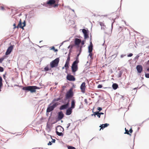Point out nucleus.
Here are the masks:
<instances>
[{
	"label": "nucleus",
	"mask_w": 149,
	"mask_h": 149,
	"mask_svg": "<svg viewBox=\"0 0 149 149\" xmlns=\"http://www.w3.org/2000/svg\"><path fill=\"white\" fill-rule=\"evenodd\" d=\"M52 144V142L49 141V143H48L47 145H51Z\"/></svg>",
	"instance_id": "obj_40"
},
{
	"label": "nucleus",
	"mask_w": 149,
	"mask_h": 149,
	"mask_svg": "<svg viewBox=\"0 0 149 149\" xmlns=\"http://www.w3.org/2000/svg\"><path fill=\"white\" fill-rule=\"evenodd\" d=\"M51 49H53V50H54L55 52H57V49H55V47H54L53 46L51 48Z\"/></svg>",
	"instance_id": "obj_29"
},
{
	"label": "nucleus",
	"mask_w": 149,
	"mask_h": 149,
	"mask_svg": "<svg viewBox=\"0 0 149 149\" xmlns=\"http://www.w3.org/2000/svg\"><path fill=\"white\" fill-rule=\"evenodd\" d=\"M125 134H127L131 136V134L129 133V131H128L126 129V128L125 129Z\"/></svg>",
	"instance_id": "obj_24"
},
{
	"label": "nucleus",
	"mask_w": 149,
	"mask_h": 149,
	"mask_svg": "<svg viewBox=\"0 0 149 149\" xmlns=\"http://www.w3.org/2000/svg\"><path fill=\"white\" fill-rule=\"evenodd\" d=\"M13 46L12 45L9 47L6 52V54L7 55L9 54L13 50Z\"/></svg>",
	"instance_id": "obj_14"
},
{
	"label": "nucleus",
	"mask_w": 149,
	"mask_h": 149,
	"mask_svg": "<svg viewBox=\"0 0 149 149\" xmlns=\"http://www.w3.org/2000/svg\"><path fill=\"white\" fill-rule=\"evenodd\" d=\"M70 123H68L67 125L68 126L67 127V129H68V128L70 126Z\"/></svg>",
	"instance_id": "obj_42"
},
{
	"label": "nucleus",
	"mask_w": 149,
	"mask_h": 149,
	"mask_svg": "<svg viewBox=\"0 0 149 149\" xmlns=\"http://www.w3.org/2000/svg\"><path fill=\"white\" fill-rule=\"evenodd\" d=\"M79 54L77 55L76 60L73 62L72 65L71 67L72 70V72L74 73L75 72L78 70L77 64L79 62L78 58Z\"/></svg>",
	"instance_id": "obj_4"
},
{
	"label": "nucleus",
	"mask_w": 149,
	"mask_h": 149,
	"mask_svg": "<svg viewBox=\"0 0 149 149\" xmlns=\"http://www.w3.org/2000/svg\"><path fill=\"white\" fill-rule=\"evenodd\" d=\"M99 113H100V115L101 116V114H104V113L102 112Z\"/></svg>",
	"instance_id": "obj_46"
},
{
	"label": "nucleus",
	"mask_w": 149,
	"mask_h": 149,
	"mask_svg": "<svg viewBox=\"0 0 149 149\" xmlns=\"http://www.w3.org/2000/svg\"><path fill=\"white\" fill-rule=\"evenodd\" d=\"M139 57V56H137L136 57V58H137V59H138V58Z\"/></svg>",
	"instance_id": "obj_45"
},
{
	"label": "nucleus",
	"mask_w": 149,
	"mask_h": 149,
	"mask_svg": "<svg viewBox=\"0 0 149 149\" xmlns=\"http://www.w3.org/2000/svg\"><path fill=\"white\" fill-rule=\"evenodd\" d=\"M1 9L2 10H3L4 9V7H3V6H1Z\"/></svg>",
	"instance_id": "obj_43"
},
{
	"label": "nucleus",
	"mask_w": 149,
	"mask_h": 149,
	"mask_svg": "<svg viewBox=\"0 0 149 149\" xmlns=\"http://www.w3.org/2000/svg\"><path fill=\"white\" fill-rule=\"evenodd\" d=\"M2 78L0 76V91H1V87L2 86L3 84L2 83Z\"/></svg>",
	"instance_id": "obj_23"
},
{
	"label": "nucleus",
	"mask_w": 149,
	"mask_h": 149,
	"mask_svg": "<svg viewBox=\"0 0 149 149\" xmlns=\"http://www.w3.org/2000/svg\"><path fill=\"white\" fill-rule=\"evenodd\" d=\"M91 44L88 47V51L90 53L92 52L93 50V46L91 42Z\"/></svg>",
	"instance_id": "obj_20"
},
{
	"label": "nucleus",
	"mask_w": 149,
	"mask_h": 149,
	"mask_svg": "<svg viewBox=\"0 0 149 149\" xmlns=\"http://www.w3.org/2000/svg\"><path fill=\"white\" fill-rule=\"evenodd\" d=\"M73 95V93L72 89H70L67 92L65 95V98L68 99L72 97Z\"/></svg>",
	"instance_id": "obj_6"
},
{
	"label": "nucleus",
	"mask_w": 149,
	"mask_h": 149,
	"mask_svg": "<svg viewBox=\"0 0 149 149\" xmlns=\"http://www.w3.org/2000/svg\"><path fill=\"white\" fill-rule=\"evenodd\" d=\"M68 149H76V148L72 146H68Z\"/></svg>",
	"instance_id": "obj_27"
},
{
	"label": "nucleus",
	"mask_w": 149,
	"mask_h": 149,
	"mask_svg": "<svg viewBox=\"0 0 149 149\" xmlns=\"http://www.w3.org/2000/svg\"><path fill=\"white\" fill-rule=\"evenodd\" d=\"M145 77L147 78H149V74H145Z\"/></svg>",
	"instance_id": "obj_32"
},
{
	"label": "nucleus",
	"mask_w": 149,
	"mask_h": 149,
	"mask_svg": "<svg viewBox=\"0 0 149 149\" xmlns=\"http://www.w3.org/2000/svg\"><path fill=\"white\" fill-rule=\"evenodd\" d=\"M75 100H72L71 102V107H70L72 109L75 108Z\"/></svg>",
	"instance_id": "obj_18"
},
{
	"label": "nucleus",
	"mask_w": 149,
	"mask_h": 149,
	"mask_svg": "<svg viewBox=\"0 0 149 149\" xmlns=\"http://www.w3.org/2000/svg\"><path fill=\"white\" fill-rule=\"evenodd\" d=\"M61 100L60 98L54 99L50 104V106H49L47 109V112H49L53 111L54 108L56 107L59 104L58 102H55Z\"/></svg>",
	"instance_id": "obj_1"
},
{
	"label": "nucleus",
	"mask_w": 149,
	"mask_h": 149,
	"mask_svg": "<svg viewBox=\"0 0 149 149\" xmlns=\"http://www.w3.org/2000/svg\"><path fill=\"white\" fill-rule=\"evenodd\" d=\"M102 87V86L101 85L99 84L97 86V88H101Z\"/></svg>",
	"instance_id": "obj_35"
},
{
	"label": "nucleus",
	"mask_w": 149,
	"mask_h": 149,
	"mask_svg": "<svg viewBox=\"0 0 149 149\" xmlns=\"http://www.w3.org/2000/svg\"><path fill=\"white\" fill-rule=\"evenodd\" d=\"M85 40H83L82 41H81V44L82 45H83L84 44L85 42Z\"/></svg>",
	"instance_id": "obj_33"
},
{
	"label": "nucleus",
	"mask_w": 149,
	"mask_h": 149,
	"mask_svg": "<svg viewBox=\"0 0 149 149\" xmlns=\"http://www.w3.org/2000/svg\"><path fill=\"white\" fill-rule=\"evenodd\" d=\"M4 69L3 68L0 66V72H2L3 71Z\"/></svg>",
	"instance_id": "obj_31"
},
{
	"label": "nucleus",
	"mask_w": 149,
	"mask_h": 149,
	"mask_svg": "<svg viewBox=\"0 0 149 149\" xmlns=\"http://www.w3.org/2000/svg\"><path fill=\"white\" fill-rule=\"evenodd\" d=\"M69 105V102H68L66 104L62 105L60 107V109L61 110L66 109L68 107Z\"/></svg>",
	"instance_id": "obj_12"
},
{
	"label": "nucleus",
	"mask_w": 149,
	"mask_h": 149,
	"mask_svg": "<svg viewBox=\"0 0 149 149\" xmlns=\"http://www.w3.org/2000/svg\"><path fill=\"white\" fill-rule=\"evenodd\" d=\"M55 141H56V140L55 139H52V142H53V143H55Z\"/></svg>",
	"instance_id": "obj_44"
},
{
	"label": "nucleus",
	"mask_w": 149,
	"mask_h": 149,
	"mask_svg": "<svg viewBox=\"0 0 149 149\" xmlns=\"http://www.w3.org/2000/svg\"><path fill=\"white\" fill-rule=\"evenodd\" d=\"M136 69L138 72L139 73H141L142 72L143 69L142 66L140 65H137L136 66Z\"/></svg>",
	"instance_id": "obj_13"
},
{
	"label": "nucleus",
	"mask_w": 149,
	"mask_h": 149,
	"mask_svg": "<svg viewBox=\"0 0 149 149\" xmlns=\"http://www.w3.org/2000/svg\"><path fill=\"white\" fill-rule=\"evenodd\" d=\"M69 64V63L66 62L64 65V67L66 69H67L69 68L68 65Z\"/></svg>",
	"instance_id": "obj_22"
},
{
	"label": "nucleus",
	"mask_w": 149,
	"mask_h": 149,
	"mask_svg": "<svg viewBox=\"0 0 149 149\" xmlns=\"http://www.w3.org/2000/svg\"><path fill=\"white\" fill-rule=\"evenodd\" d=\"M44 70L45 71H47L49 70V68L48 67H46L44 68Z\"/></svg>",
	"instance_id": "obj_30"
},
{
	"label": "nucleus",
	"mask_w": 149,
	"mask_h": 149,
	"mask_svg": "<svg viewBox=\"0 0 149 149\" xmlns=\"http://www.w3.org/2000/svg\"><path fill=\"white\" fill-rule=\"evenodd\" d=\"M26 25V23L25 21H24V22L22 23L21 22V20L20 19L19 24H18L17 26V28H18L19 27H20L23 29H24V27Z\"/></svg>",
	"instance_id": "obj_8"
},
{
	"label": "nucleus",
	"mask_w": 149,
	"mask_h": 149,
	"mask_svg": "<svg viewBox=\"0 0 149 149\" xmlns=\"http://www.w3.org/2000/svg\"><path fill=\"white\" fill-rule=\"evenodd\" d=\"M39 89V87L35 86H24L22 88L23 90L30 91L31 93L35 92L36 91V89Z\"/></svg>",
	"instance_id": "obj_3"
},
{
	"label": "nucleus",
	"mask_w": 149,
	"mask_h": 149,
	"mask_svg": "<svg viewBox=\"0 0 149 149\" xmlns=\"http://www.w3.org/2000/svg\"><path fill=\"white\" fill-rule=\"evenodd\" d=\"M58 0H49L47 1L46 3H44L43 5L47 7V5L49 6H52L54 5L53 7H58Z\"/></svg>",
	"instance_id": "obj_2"
},
{
	"label": "nucleus",
	"mask_w": 149,
	"mask_h": 149,
	"mask_svg": "<svg viewBox=\"0 0 149 149\" xmlns=\"http://www.w3.org/2000/svg\"><path fill=\"white\" fill-rule=\"evenodd\" d=\"M96 113H97V112H95L93 114H92L91 115L92 116H93V115H94V116H95V115H96V114H95Z\"/></svg>",
	"instance_id": "obj_39"
},
{
	"label": "nucleus",
	"mask_w": 149,
	"mask_h": 149,
	"mask_svg": "<svg viewBox=\"0 0 149 149\" xmlns=\"http://www.w3.org/2000/svg\"><path fill=\"white\" fill-rule=\"evenodd\" d=\"M58 131H59V132H60V131H59V130H58Z\"/></svg>",
	"instance_id": "obj_51"
},
{
	"label": "nucleus",
	"mask_w": 149,
	"mask_h": 149,
	"mask_svg": "<svg viewBox=\"0 0 149 149\" xmlns=\"http://www.w3.org/2000/svg\"><path fill=\"white\" fill-rule=\"evenodd\" d=\"M4 58H0V63H2L3 61L4 60Z\"/></svg>",
	"instance_id": "obj_34"
},
{
	"label": "nucleus",
	"mask_w": 149,
	"mask_h": 149,
	"mask_svg": "<svg viewBox=\"0 0 149 149\" xmlns=\"http://www.w3.org/2000/svg\"><path fill=\"white\" fill-rule=\"evenodd\" d=\"M147 70L149 72V67L147 69Z\"/></svg>",
	"instance_id": "obj_48"
},
{
	"label": "nucleus",
	"mask_w": 149,
	"mask_h": 149,
	"mask_svg": "<svg viewBox=\"0 0 149 149\" xmlns=\"http://www.w3.org/2000/svg\"><path fill=\"white\" fill-rule=\"evenodd\" d=\"M147 64H149V60L147 62Z\"/></svg>",
	"instance_id": "obj_47"
},
{
	"label": "nucleus",
	"mask_w": 149,
	"mask_h": 149,
	"mask_svg": "<svg viewBox=\"0 0 149 149\" xmlns=\"http://www.w3.org/2000/svg\"><path fill=\"white\" fill-rule=\"evenodd\" d=\"M82 31L84 35V39L86 40L89 37L88 34L86 30L83 29L82 30Z\"/></svg>",
	"instance_id": "obj_11"
},
{
	"label": "nucleus",
	"mask_w": 149,
	"mask_h": 149,
	"mask_svg": "<svg viewBox=\"0 0 149 149\" xmlns=\"http://www.w3.org/2000/svg\"><path fill=\"white\" fill-rule=\"evenodd\" d=\"M59 61V59L58 58H57L54 60L52 61L50 63V66L51 68H53L54 67H56L58 65V64Z\"/></svg>",
	"instance_id": "obj_5"
},
{
	"label": "nucleus",
	"mask_w": 149,
	"mask_h": 149,
	"mask_svg": "<svg viewBox=\"0 0 149 149\" xmlns=\"http://www.w3.org/2000/svg\"><path fill=\"white\" fill-rule=\"evenodd\" d=\"M118 86L116 84H114L112 85V87L114 89H116L118 87Z\"/></svg>",
	"instance_id": "obj_21"
},
{
	"label": "nucleus",
	"mask_w": 149,
	"mask_h": 149,
	"mask_svg": "<svg viewBox=\"0 0 149 149\" xmlns=\"http://www.w3.org/2000/svg\"><path fill=\"white\" fill-rule=\"evenodd\" d=\"M63 130V127L61 126H58L57 127L56 129V134L59 136H62L63 135V134L61 132H59V130Z\"/></svg>",
	"instance_id": "obj_7"
},
{
	"label": "nucleus",
	"mask_w": 149,
	"mask_h": 149,
	"mask_svg": "<svg viewBox=\"0 0 149 149\" xmlns=\"http://www.w3.org/2000/svg\"><path fill=\"white\" fill-rule=\"evenodd\" d=\"M102 108L100 107H98L97 108V110H98L99 111H100L101 110H102Z\"/></svg>",
	"instance_id": "obj_37"
},
{
	"label": "nucleus",
	"mask_w": 149,
	"mask_h": 149,
	"mask_svg": "<svg viewBox=\"0 0 149 149\" xmlns=\"http://www.w3.org/2000/svg\"><path fill=\"white\" fill-rule=\"evenodd\" d=\"M108 125H109V124L107 123H105L104 124H102L100 126V127H101L100 129V130L101 129H103L105 127H107Z\"/></svg>",
	"instance_id": "obj_19"
},
{
	"label": "nucleus",
	"mask_w": 149,
	"mask_h": 149,
	"mask_svg": "<svg viewBox=\"0 0 149 149\" xmlns=\"http://www.w3.org/2000/svg\"><path fill=\"white\" fill-rule=\"evenodd\" d=\"M86 88V84L85 82H83L82 83L80 86V89L81 91L83 93H84L85 92Z\"/></svg>",
	"instance_id": "obj_9"
},
{
	"label": "nucleus",
	"mask_w": 149,
	"mask_h": 149,
	"mask_svg": "<svg viewBox=\"0 0 149 149\" xmlns=\"http://www.w3.org/2000/svg\"><path fill=\"white\" fill-rule=\"evenodd\" d=\"M72 109L70 107L68 108L66 110V114L67 115H70L72 112Z\"/></svg>",
	"instance_id": "obj_17"
},
{
	"label": "nucleus",
	"mask_w": 149,
	"mask_h": 149,
	"mask_svg": "<svg viewBox=\"0 0 149 149\" xmlns=\"http://www.w3.org/2000/svg\"><path fill=\"white\" fill-rule=\"evenodd\" d=\"M129 131L130 133H132V132L133 130L131 128L129 130Z\"/></svg>",
	"instance_id": "obj_38"
},
{
	"label": "nucleus",
	"mask_w": 149,
	"mask_h": 149,
	"mask_svg": "<svg viewBox=\"0 0 149 149\" xmlns=\"http://www.w3.org/2000/svg\"><path fill=\"white\" fill-rule=\"evenodd\" d=\"M13 26H14V29H15L16 28H17V26H16V24H14L13 25Z\"/></svg>",
	"instance_id": "obj_41"
},
{
	"label": "nucleus",
	"mask_w": 149,
	"mask_h": 149,
	"mask_svg": "<svg viewBox=\"0 0 149 149\" xmlns=\"http://www.w3.org/2000/svg\"><path fill=\"white\" fill-rule=\"evenodd\" d=\"M133 55V54L132 53H130L127 55L128 57H131Z\"/></svg>",
	"instance_id": "obj_36"
},
{
	"label": "nucleus",
	"mask_w": 149,
	"mask_h": 149,
	"mask_svg": "<svg viewBox=\"0 0 149 149\" xmlns=\"http://www.w3.org/2000/svg\"><path fill=\"white\" fill-rule=\"evenodd\" d=\"M81 42V40L76 38L74 39V44L75 45H79Z\"/></svg>",
	"instance_id": "obj_16"
},
{
	"label": "nucleus",
	"mask_w": 149,
	"mask_h": 149,
	"mask_svg": "<svg viewBox=\"0 0 149 149\" xmlns=\"http://www.w3.org/2000/svg\"><path fill=\"white\" fill-rule=\"evenodd\" d=\"M70 53L69 54H68V56L67 58V59L66 60V62H69V61L70 60Z\"/></svg>",
	"instance_id": "obj_25"
},
{
	"label": "nucleus",
	"mask_w": 149,
	"mask_h": 149,
	"mask_svg": "<svg viewBox=\"0 0 149 149\" xmlns=\"http://www.w3.org/2000/svg\"><path fill=\"white\" fill-rule=\"evenodd\" d=\"M121 74H120L119 75V77H120V76H121Z\"/></svg>",
	"instance_id": "obj_49"
},
{
	"label": "nucleus",
	"mask_w": 149,
	"mask_h": 149,
	"mask_svg": "<svg viewBox=\"0 0 149 149\" xmlns=\"http://www.w3.org/2000/svg\"><path fill=\"white\" fill-rule=\"evenodd\" d=\"M99 23L100 25L102 26V27H105V25L104 24V23L103 22H100Z\"/></svg>",
	"instance_id": "obj_26"
},
{
	"label": "nucleus",
	"mask_w": 149,
	"mask_h": 149,
	"mask_svg": "<svg viewBox=\"0 0 149 149\" xmlns=\"http://www.w3.org/2000/svg\"><path fill=\"white\" fill-rule=\"evenodd\" d=\"M136 89V88H135L134 89Z\"/></svg>",
	"instance_id": "obj_50"
},
{
	"label": "nucleus",
	"mask_w": 149,
	"mask_h": 149,
	"mask_svg": "<svg viewBox=\"0 0 149 149\" xmlns=\"http://www.w3.org/2000/svg\"><path fill=\"white\" fill-rule=\"evenodd\" d=\"M64 114L62 111H60L58 113V118L59 120H61L64 117Z\"/></svg>",
	"instance_id": "obj_15"
},
{
	"label": "nucleus",
	"mask_w": 149,
	"mask_h": 149,
	"mask_svg": "<svg viewBox=\"0 0 149 149\" xmlns=\"http://www.w3.org/2000/svg\"><path fill=\"white\" fill-rule=\"evenodd\" d=\"M95 114H96V115L99 118L100 117V113H99V112H97V113H96Z\"/></svg>",
	"instance_id": "obj_28"
},
{
	"label": "nucleus",
	"mask_w": 149,
	"mask_h": 149,
	"mask_svg": "<svg viewBox=\"0 0 149 149\" xmlns=\"http://www.w3.org/2000/svg\"><path fill=\"white\" fill-rule=\"evenodd\" d=\"M67 79L70 81H74L75 80V78L73 75L68 74L66 77Z\"/></svg>",
	"instance_id": "obj_10"
}]
</instances>
